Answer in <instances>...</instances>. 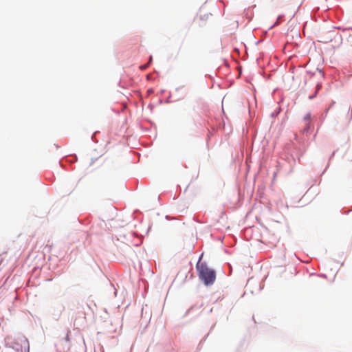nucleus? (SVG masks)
I'll return each mask as SVG.
<instances>
[{"label":"nucleus","instance_id":"f257e3e1","mask_svg":"<svg viewBox=\"0 0 352 352\" xmlns=\"http://www.w3.org/2000/svg\"><path fill=\"white\" fill-rule=\"evenodd\" d=\"M197 269L199 276L206 285H212L216 279L215 272L210 269L205 263H198Z\"/></svg>","mask_w":352,"mask_h":352},{"label":"nucleus","instance_id":"f03ea898","mask_svg":"<svg viewBox=\"0 0 352 352\" xmlns=\"http://www.w3.org/2000/svg\"><path fill=\"white\" fill-rule=\"evenodd\" d=\"M302 122H303V124H304V126H305L304 131H308V130L309 129L310 122H311V114L310 113H307L304 116Z\"/></svg>","mask_w":352,"mask_h":352},{"label":"nucleus","instance_id":"7ed1b4c3","mask_svg":"<svg viewBox=\"0 0 352 352\" xmlns=\"http://www.w3.org/2000/svg\"><path fill=\"white\" fill-rule=\"evenodd\" d=\"M320 88H321V84L320 82H316L314 94L309 96H308L309 98L311 99V98H314L316 96L318 91L320 89Z\"/></svg>","mask_w":352,"mask_h":352},{"label":"nucleus","instance_id":"20e7f679","mask_svg":"<svg viewBox=\"0 0 352 352\" xmlns=\"http://www.w3.org/2000/svg\"><path fill=\"white\" fill-rule=\"evenodd\" d=\"M147 67H148V65H143V66H141V67H140V69H145Z\"/></svg>","mask_w":352,"mask_h":352},{"label":"nucleus","instance_id":"39448f33","mask_svg":"<svg viewBox=\"0 0 352 352\" xmlns=\"http://www.w3.org/2000/svg\"><path fill=\"white\" fill-rule=\"evenodd\" d=\"M319 73L321 77L324 76V74L321 71H320Z\"/></svg>","mask_w":352,"mask_h":352},{"label":"nucleus","instance_id":"423d86ee","mask_svg":"<svg viewBox=\"0 0 352 352\" xmlns=\"http://www.w3.org/2000/svg\"><path fill=\"white\" fill-rule=\"evenodd\" d=\"M310 81H311V83H313L314 82V79L312 77L310 78Z\"/></svg>","mask_w":352,"mask_h":352},{"label":"nucleus","instance_id":"0eeeda50","mask_svg":"<svg viewBox=\"0 0 352 352\" xmlns=\"http://www.w3.org/2000/svg\"><path fill=\"white\" fill-rule=\"evenodd\" d=\"M152 60V57H150V60L149 62H151Z\"/></svg>","mask_w":352,"mask_h":352}]
</instances>
